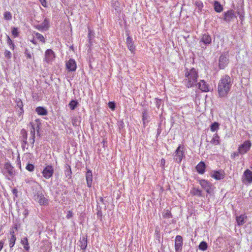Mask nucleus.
Segmentation results:
<instances>
[{
	"label": "nucleus",
	"mask_w": 252,
	"mask_h": 252,
	"mask_svg": "<svg viewBox=\"0 0 252 252\" xmlns=\"http://www.w3.org/2000/svg\"><path fill=\"white\" fill-rule=\"evenodd\" d=\"M233 81L230 77L225 75L221 77L218 86V92L220 97L226 96L231 90Z\"/></svg>",
	"instance_id": "1"
},
{
	"label": "nucleus",
	"mask_w": 252,
	"mask_h": 252,
	"mask_svg": "<svg viewBox=\"0 0 252 252\" xmlns=\"http://www.w3.org/2000/svg\"><path fill=\"white\" fill-rule=\"evenodd\" d=\"M184 74L185 79L184 81L187 87L191 88L196 86L198 75L195 68H186L184 71Z\"/></svg>",
	"instance_id": "2"
},
{
	"label": "nucleus",
	"mask_w": 252,
	"mask_h": 252,
	"mask_svg": "<svg viewBox=\"0 0 252 252\" xmlns=\"http://www.w3.org/2000/svg\"><path fill=\"white\" fill-rule=\"evenodd\" d=\"M26 181L36 189V190L33 192L34 194L33 199L39 203L40 205H47L48 204V200L45 198L44 194L42 193L40 186L36 182L32 180Z\"/></svg>",
	"instance_id": "3"
},
{
	"label": "nucleus",
	"mask_w": 252,
	"mask_h": 252,
	"mask_svg": "<svg viewBox=\"0 0 252 252\" xmlns=\"http://www.w3.org/2000/svg\"><path fill=\"white\" fill-rule=\"evenodd\" d=\"M212 38L208 33H204L201 36L199 42V46L202 50H205L206 47L211 44Z\"/></svg>",
	"instance_id": "4"
},
{
	"label": "nucleus",
	"mask_w": 252,
	"mask_h": 252,
	"mask_svg": "<svg viewBox=\"0 0 252 252\" xmlns=\"http://www.w3.org/2000/svg\"><path fill=\"white\" fill-rule=\"evenodd\" d=\"M2 172L8 180H10L11 178L13 177L15 172L13 167L8 162L5 163Z\"/></svg>",
	"instance_id": "5"
},
{
	"label": "nucleus",
	"mask_w": 252,
	"mask_h": 252,
	"mask_svg": "<svg viewBox=\"0 0 252 252\" xmlns=\"http://www.w3.org/2000/svg\"><path fill=\"white\" fill-rule=\"evenodd\" d=\"M36 126L35 127L34 125L32 123H31L32 125V128L31 129V137L29 139V143L33 146L34 143V138H35V131L36 130L37 131L39 129V124L38 120H36Z\"/></svg>",
	"instance_id": "6"
},
{
	"label": "nucleus",
	"mask_w": 252,
	"mask_h": 252,
	"mask_svg": "<svg viewBox=\"0 0 252 252\" xmlns=\"http://www.w3.org/2000/svg\"><path fill=\"white\" fill-rule=\"evenodd\" d=\"M252 143L250 140L245 141L242 144L239 146L238 151L240 155L247 153L250 149Z\"/></svg>",
	"instance_id": "7"
},
{
	"label": "nucleus",
	"mask_w": 252,
	"mask_h": 252,
	"mask_svg": "<svg viewBox=\"0 0 252 252\" xmlns=\"http://www.w3.org/2000/svg\"><path fill=\"white\" fill-rule=\"evenodd\" d=\"M183 149V147L179 146L175 151L174 159L175 161L179 163H181L183 157L185 156Z\"/></svg>",
	"instance_id": "8"
},
{
	"label": "nucleus",
	"mask_w": 252,
	"mask_h": 252,
	"mask_svg": "<svg viewBox=\"0 0 252 252\" xmlns=\"http://www.w3.org/2000/svg\"><path fill=\"white\" fill-rule=\"evenodd\" d=\"M228 63V55L227 53L222 54L219 58V67L220 69H224Z\"/></svg>",
	"instance_id": "9"
},
{
	"label": "nucleus",
	"mask_w": 252,
	"mask_h": 252,
	"mask_svg": "<svg viewBox=\"0 0 252 252\" xmlns=\"http://www.w3.org/2000/svg\"><path fill=\"white\" fill-rule=\"evenodd\" d=\"M54 171V167L52 166L47 165L43 170L42 175L45 179H48L52 177Z\"/></svg>",
	"instance_id": "10"
},
{
	"label": "nucleus",
	"mask_w": 252,
	"mask_h": 252,
	"mask_svg": "<svg viewBox=\"0 0 252 252\" xmlns=\"http://www.w3.org/2000/svg\"><path fill=\"white\" fill-rule=\"evenodd\" d=\"M65 66L68 71H74L77 67L76 62L72 59H70L66 62Z\"/></svg>",
	"instance_id": "11"
},
{
	"label": "nucleus",
	"mask_w": 252,
	"mask_h": 252,
	"mask_svg": "<svg viewBox=\"0 0 252 252\" xmlns=\"http://www.w3.org/2000/svg\"><path fill=\"white\" fill-rule=\"evenodd\" d=\"M55 57L54 52L51 49H47L45 53L44 61L47 63H49L53 60Z\"/></svg>",
	"instance_id": "12"
},
{
	"label": "nucleus",
	"mask_w": 252,
	"mask_h": 252,
	"mask_svg": "<svg viewBox=\"0 0 252 252\" xmlns=\"http://www.w3.org/2000/svg\"><path fill=\"white\" fill-rule=\"evenodd\" d=\"M199 184L208 193H210L212 184L209 182L205 180H201L199 181Z\"/></svg>",
	"instance_id": "13"
},
{
	"label": "nucleus",
	"mask_w": 252,
	"mask_h": 252,
	"mask_svg": "<svg viewBox=\"0 0 252 252\" xmlns=\"http://www.w3.org/2000/svg\"><path fill=\"white\" fill-rule=\"evenodd\" d=\"M49 27V21L47 19H45L43 22L36 26V29L39 31H46Z\"/></svg>",
	"instance_id": "14"
},
{
	"label": "nucleus",
	"mask_w": 252,
	"mask_h": 252,
	"mask_svg": "<svg viewBox=\"0 0 252 252\" xmlns=\"http://www.w3.org/2000/svg\"><path fill=\"white\" fill-rule=\"evenodd\" d=\"M198 88L202 92H207L209 91V86L203 80H200L198 83L196 84Z\"/></svg>",
	"instance_id": "15"
},
{
	"label": "nucleus",
	"mask_w": 252,
	"mask_h": 252,
	"mask_svg": "<svg viewBox=\"0 0 252 252\" xmlns=\"http://www.w3.org/2000/svg\"><path fill=\"white\" fill-rule=\"evenodd\" d=\"M86 179L87 187L91 188L92 185L93 175L91 170L88 169L86 173Z\"/></svg>",
	"instance_id": "16"
},
{
	"label": "nucleus",
	"mask_w": 252,
	"mask_h": 252,
	"mask_svg": "<svg viewBox=\"0 0 252 252\" xmlns=\"http://www.w3.org/2000/svg\"><path fill=\"white\" fill-rule=\"evenodd\" d=\"M183 245V238L182 236L177 235L175 238V248L176 251L180 250Z\"/></svg>",
	"instance_id": "17"
},
{
	"label": "nucleus",
	"mask_w": 252,
	"mask_h": 252,
	"mask_svg": "<svg viewBox=\"0 0 252 252\" xmlns=\"http://www.w3.org/2000/svg\"><path fill=\"white\" fill-rule=\"evenodd\" d=\"M224 175V172L223 170H219L214 171L212 177L216 180H219L223 179Z\"/></svg>",
	"instance_id": "18"
},
{
	"label": "nucleus",
	"mask_w": 252,
	"mask_h": 252,
	"mask_svg": "<svg viewBox=\"0 0 252 252\" xmlns=\"http://www.w3.org/2000/svg\"><path fill=\"white\" fill-rule=\"evenodd\" d=\"M244 179L243 182H245V180L249 183L252 182V172L249 169H247L244 173Z\"/></svg>",
	"instance_id": "19"
},
{
	"label": "nucleus",
	"mask_w": 252,
	"mask_h": 252,
	"mask_svg": "<svg viewBox=\"0 0 252 252\" xmlns=\"http://www.w3.org/2000/svg\"><path fill=\"white\" fill-rule=\"evenodd\" d=\"M15 102L16 104V108H19V110H18V114L21 115L24 112V109H23V104L22 100L20 98H16L15 100Z\"/></svg>",
	"instance_id": "20"
},
{
	"label": "nucleus",
	"mask_w": 252,
	"mask_h": 252,
	"mask_svg": "<svg viewBox=\"0 0 252 252\" xmlns=\"http://www.w3.org/2000/svg\"><path fill=\"white\" fill-rule=\"evenodd\" d=\"M235 12L233 10H228L224 13V20L226 22L230 21L234 17Z\"/></svg>",
	"instance_id": "21"
},
{
	"label": "nucleus",
	"mask_w": 252,
	"mask_h": 252,
	"mask_svg": "<svg viewBox=\"0 0 252 252\" xmlns=\"http://www.w3.org/2000/svg\"><path fill=\"white\" fill-rule=\"evenodd\" d=\"M79 246L81 249L85 250L87 246V237L84 236L80 238L79 241Z\"/></svg>",
	"instance_id": "22"
},
{
	"label": "nucleus",
	"mask_w": 252,
	"mask_h": 252,
	"mask_svg": "<svg viewBox=\"0 0 252 252\" xmlns=\"http://www.w3.org/2000/svg\"><path fill=\"white\" fill-rule=\"evenodd\" d=\"M126 44L129 50L131 52H133L135 50V47L133 44L132 39L129 36H128L126 38Z\"/></svg>",
	"instance_id": "23"
},
{
	"label": "nucleus",
	"mask_w": 252,
	"mask_h": 252,
	"mask_svg": "<svg viewBox=\"0 0 252 252\" xmlns=\"http://www.w3.org/2000/svg\"><path fill=\"white\" fill-rule=\"evenodd\" d=\"M197 171L199 174H203L205 172V164L204 162L201 161L196 166Z\"/></svg>",
	"instance_id": "24"
},
{
	"label": "nucleus",
	"mask_w": 252,
	"mask_h": 252,
	"mask_svg": "<svg viewBox=\"0 0 252 252\" xmlns=\"http://www.w3.org/2000/svg\"><path fill=\"white\" fill-rule=\"evenodd\" d=\"M246 216L245 215H241L236 218V221L238 225H242L245 222Z\"/></svg>",
	"instance_id": "25"
},
{
	"label": "nucleus",
	"mask_w": 252,
	"mask_h": 252,
	"mask_svg": "<svg viewBox=\"0 0 252 252\" xmlns=\"http://www.w3.org/2000/svg\"><path fill=\"white\" fill-rule=\"evenodd\" d=\"M210 143L214 145H217L220 144V137L218 134L215 133L210 141Z\"/></svg>",
	"instance_id": "26"
},
{
	"label": "nucleus",
	"mask_w": 252,
	"mask_h": 252,
	"mask_svg": "<svg viewBox=\"0 0 252 252\" xmlns=\"http://www.w3.org/2000/svg\"><path fill=\"white\" fill-rule=\"evenodd\" d=\"M14 233V231L10 232L11 237L9 239V246L10 248L14 246L16 241V237Z\"/></svg>",
	"instance_id": "27"
},
{
	"label": "nucleus",
	"mask_w": 252,
	"mask_h": 252,
	"mask_svg": "<svg viewBox=\"0 0 252 252\" xmlns=\"http://www.w3.org/2000/svg\"><path fill=\"white\" fill-rule=\"evenodd\" d=\"M21 242L22 244L23 245L24 248L26 251H28L30 249V246L29 245L27 238L24 237L23 239H22Z\"/></svg>",
	"instance_id": "28"
},
{
	"label": "nucleus",
	"mask_w": 252,
	"mask_h": 252,
	"mask_svg": "<svg viewBox=\"0 0 252 252\" xmlns=\"http://www.w3.org/2000/svg\"><path fill=\"white\" fill-rule=\"evenodd\" d=\"M214 9L217 12H220L222 11L223 8L220 3L217 1L214 2Z\"/></svg>",
	"instance_id": "29"
},
{
	"label": "nucleus",
	"mask_w": 252,
	"mask_h": 252,
	"mask_svg": "<svg viewBox=\"0 0 252 252\" xmlns=\"http://www.w3.org/2000/svg\"><path fill=\"white\" fill-rule=\"evenodd\" d=\"M35 111L40 115H46L47 113V110L42 107H37Z\"/></svg>",
	"instance_id": "30"
},
{
	"label": "nucleus",
	"mask_w": 252,
	"mask_h": 252,
	"mask_svg": "<svg viewBox=\"0 0 252 252\" xmlns=\"http://www.w3.org/2000/svg\"><path fill=\"white\" fill-rule=\"evenodd\" d=\"M6 41L10 49L13 50L15 47V45L13 42L12 40L10 39L9 36L6 34Z\"/></svg>",
	"instance_id": "31"
},
{
	"label": "nucleus",
	"mask_w": 252,
	"mask_h": 252,
	"mask_svg": "<svg viewBox=\"0 0 252 252\" xmlns=\"http://www.w3.org/2000/svg\"><path fill=\"white\" fill-rule=\"evenodd\" d=\"M78 102H77V100H72L68 104L69 108L71 110H74L76 108V107L78 106Z\"/></svg>",
	"instance_id": "32"
},
{
	"label": "nucleus",
	"mask_w": 252,
	"mask_h": 252,
	"mask_svg": "<svg viewBox=\"0 0 252 252\" xmlns=\"http://www.w3.org/2000/svg\"><path fill=\"white\" fill-rule=\"evenodd\" d=\"M33 36L38 39L42 43H45V39L44 36L38 32H34Z\"/></svg>",
	"instance_id": "33"
},
{
	"label": "nucleus",
	"mask_w": 252,
	"mask_h": 252,
	"mask_svg": "<svg viewBox=\"0 0 252 252\" xmlns=\"http://www.w3.org/2000/svg\"><path fill=\"white\" fill-rule=\"evenodd\" d=\"M21 134H22V141L25 145L27 144V131L23 129L21 130Z\"/></svg>",
	"instance_id": "34"
},
{
	"label": "nucleus",
	"mask_w": 252,
	"mask_h": 252,
	"mask_svg": "<svg viewBox=\"0 0 252 252\" xmlns=\"http://www.w3.org/2000/svg\"><path fill=\"white\" fill-rule=\"evenodd\" d=\"M3 18L5 20L9 21L12 19V14L9 11H5L3 14Z\"/></svg>",
	"instance_id": "35"
},
{
	"label": "nucleus",
	"mask_w": 252,
	"mask_h": 252,
	"mask_svg": "<svg viewBox=\"0 0 252 252\" xmlns=\"http://www.w3.org/2000/svg\"><path fill=\"white\" fill-rule=\"evenodd\" d=\"M191 193L194 195H197L198 196H202L201 191V190L194 188L191 190Z\"/></svg>",
	"instance_id": "36"
},
{
	"label": "nucleus",
	"mask_w": 252,
	"mask_h": 252,
	"mask_svg": "<svg viewBox=\"0 0 252 252\" xmlns=\"http://www.w3.org/2000/svg\"><path fill=\"white\" fill-rule=\"evenodd\" d=\"M219 124L217 122H214L210 126L211 130L213 132L219 129Z\"/></svg>",
	"instance_id": "37"
},
{
	"label": "nucleus",
	"mask_w": 252,
	"mask_h": 252,
	"mask_svg": "<svg viewBox=\"0 0 252 252\" xmlns=\"http://www.w3.org/2000/svg\"><path fill=\"white\" fill-rule=\"evenodd\" d=\"M199 249L200 250H202V251H205L207 250V247H208V245H207V244L206 242H204V241H202L199 245Z\"/></svg>",
	"instance_id": "38"
},
{
	"label": "nucleus",
	"mask_w": 252,
	"mask_h": 252,
	"mask_svg": "<svg viewBox=\"0 0 252 252\" xmlns=\"http://www.w3.org/2000/svg\"><path fill=\"white\" fill-rule=\"evenodd\" d=\"M11 33L14 38L19 36V32L17 28L13 27L11 30Z\"/></svg>",
	"instance_id": "39"
},
{
	"label": "nucleus",
	"mask_w": 252,
	"mask_h": 252,
	"mask_svg": "<svg viewBox=\"0 0 252 252\" xmlns=\"http://www.w3.org/2000/svg\"><path fill=\"white\" fill-rule=\"evenodd\" d=\"M163 217L165 218H172V215L170 212L166 210L163 213Z\"/></svg>",
	"instance_id": "40"
},
{
	"label": "nucleus",
	"mask_w": 252,
	"mask_h": 252,
	"mask_svg": "<svg viewBox=\"0 0 252 252\" xmlns=\"http://www.w3.org/2000/svg\"><path fill=\"white\" fill-rule=\"evenodd\" d=\"M24 53L27 59H31L32 58V53H31L28 49L26 48L25 49Z\"/></svg>",
	"instance_id": "41"
},
{
	"label": "nucleus",
	"mask_w": 252,
	"mask_h": 252,
	"mask_svg": "<svg viewBox=\"0 0 252 252\" xmlns=\"http://www.w3.org/2000/svg\"><path fill=\"white\" fill-rule=\"evenodd\" d=\"M26 169L30 172H32L34 169V166L32 164L28 163L26 167Z\"/></svg>",
	"instance_id": "42"
},
{
	"label": "nucleus",
	"mask_w": 252,
	"mask_h": 252,
	"mask_svg": "<svg viewBox=\"0 0 252 252\" xmlns=\"http://www.w3.org/2000/svg\"><path fill=\"white\" fill-rule=\"evenodd\" d=\"M195 4L198 8V9L200 11H201L203 6V3L202 2V1H200V0L196 1L195 2Z\"/></svg>",
	"instance_id": "43"
},
{
	"label": "nucleus",
	"mask_w": 252,
	"mask_h": 252,
	"mask_svg": "<svg viewBox=\"0 0 252 252\" xmlns=\"http://www.w3.org/2000/svg\"><path fill=\"white\" fill-rule=\"evenodd\" d=\"M11 53L9 51L7 50H5L4 55L5 58L10 59L11 58Z\"/></svg>",
	"instance_id": "44"
},
{
	"label": "nucleus",
	"mask_w": 252,
	"mask_h": 252,
	"mask_svg": "<svg viewBox=\"0 0 252 252\" xmlns=\"http://www.w3.org/2000/svg\"><path fill=\"white\" fill-rule=\"evenodd\" d=\"M108 106L112 110H114L115 108V104L113 102H109L108 103Z\"/></svg>",
	"instance_id": "45"
},
{
	"label": "nucleus",
	"mask_w": 252,
	"mask_h": 252,
	"mask_svg": "<svg viewBox=\"0 0 252 252\" xmlns=\"http://www.w3.org/2000/svg\"><path fill=\"white\" fill-rule=\"evenodd\" d=\"M39 1L40 2L41 4H42V5L43 7H47L46 0H39Z\"/></svg>",
	"instance_id": "46"
},
{
	"label": "nucleus",
	"mask_w": 252,
	"mask_h": 252,
	"mask_svg": "<svg viewBox=\"0 0 252 252\" xmlns=\"http://www.w3.org/2000/svg\"><path fill=\"white\" fill-rule=\"evenodd\" d=\"M147 117H148V116H147V114L145 112H143V116H142V119H143L144 124H145V121L147 120Z\"/></svg>",
	"instance_id": "47"
},
{
	"label": "nucleus",
	"mask_w": 252,
	"mask_h": 252,
	"mask_svg": "<svg viewBox=\"0 0 252 252\" xmlns=\"http://www.w3.org/2000/svg\"><path fill=\"white\" fill-rule=\"evenodd\" d=\"M72 216H73V214H72V212L70 211H68L67 212V215H66V218L67 219H69L71 217H72Z\"/></svg>",
	"instance_id": "48"
},
{
	"label": "nucleus",
	"mask_w": 252,
	"mask_h": 252,
	"mask_svg": "<svg viewBox=\"0 0 252 252\" xmlns=\"http://www.w3.org/2000/svg\"><path fill=\"white\" fill-rule=\"evenodd\" d=\"M239 154L240 153H239V151L238 152H234L233 154H231V157L234 158L236 157H238Z\"/></svg>",
	"instance_id": "49"
},
{
	"label": "nucleus",
	"mask_w": 252,
	"mask_h": 252,
	"mask_svg": "<svg viewBox=\"0 0 252 252\" xmlns=\"http://www.w3.org/2000/svg\"><path fill=\"white\" fill-rule=\"evenodd\" d=\"M119 3L118 1H115L114 3H113V7L115 8V10H118V5H119Z\"/></svg>",
	"instance_id": "50"
},
{
	"label": "nucleus",
	"mask_w": 252,
	"mask_h": 252,
	"mask_svg": "<svg viewBox=\"0 0 252 252\" xmlns=\"http://www.w3.org/2000/svg\"><path fill=\"white\" fill-rule=\"evenodd\" d=\"M76 122L77 120L76 119H73L72 121V124L73 126H76L77 125Z\"/></svg>",
	"instance_id": "51"
},
{
	"label": "nucleus",
	"mask_w": 252,
	"mask_h": 252,
	"mask_svg": "<svg viewBox=\"0 0 252 252\" xmlns=\"http://www.w3.org/2000/svg\"><path fill=\"white\" fill-rule=\"evenodd\" d=\"M238 14L239 15V18L241 19H243L244 18V15L243 13H241V12H238Z\"/></svg>",
	"instance_id": "52"
},
{
	"label": "nucleus",
	"mask_w": 252,
	"mask_h": 252,
	"mask_svg": "<svg viewBox=\"0 0 252 252\" xmlns=\"http://www.w3.org/2000/svg\"><path fill=\"white\" fill-rule=\"evenodd\" d=\"M3 244L4 243L2 241H0V251L2 250L3 248Z\"/></svg>",
	"instance_id": "53"
},
{
	"label": "nucleus",
	"mask_w": 252,
	"mask_h": 252,
	"mask_svg": "<svg viewBox=\"0 0 252 252\" xmlns=\"http://www.w3.org/2000/svg\"><path fill=\"white\" fill-rule=\"evenodd\" d=\"M29 214V212H28V211L27 210H25L24 212V215H25V217H27V216Z\"/></svg>",
	"instance_id": "54"
},
{
	"label": "nucleus",
	"mask_w": 252,
	"mask_h": 252,
	"mask_svg": "<svg viewBox=\"0 0 252 252\" xmlns=\"http://www.w3.org/2000/svg\"><path fill=\"white\" fill-rule=\"evenodd\" d=\"M67 174L68 175H70L71 174V168L69 167V169L68 171H67Z\"/></svg>",
	"instance_id": "55"
},
{
	"label": "nucleus",
	"mask_w": 252,
	"mask_h": 252,
	"mask_svg": "<svg viewBox=\"0 0 252 252\" xmlns=\"http://www.w3.org/2000/svg\"><path fill=\"white\" fill-rule=\"evenodd\" d=\"M249 195L251 197H252V189L250 190L249 192Z\"/></svg>",
	"instance_id": "56"
},
{
	"label": "nucleus",
	"mask_w": 252,
	"mask_h": 252,
	"mask_svg": "<svg viewBox=\"0 0 252 252\" xmlns=\"http://www.w3.org/2000/svg\"><path fill=\"white\" fill-rule=\"evenodd\" d=\"M89 37H91V31L90 30H89Z\"/></svg>",
	"instance_id": "57"
},
{
	"label": "nucleus",
	"mask_w": 252,
	"mask_h": 252,
	"mask_svg": "<svg viewBox=\"0 0 252 252\" xmlns=\"http://www.w3.org/2000/svg\"><path fill=\"white\" fill-rule=\"evenodd\" d=\"M100 201L101 202H103V198L101 197V198H100Z\"/></svg>",
	"instance_id": "58"
},
{
	"label": "nucleus",
	"mask_w": 252,
	"mask_h": 252,
	"mask_svg": "<svg viewBox=\"0 0 252 252\" xmlns=\"http://www.w3.org/2000/svg\"><path fill=\"white\" fill-rule=\"evenodd\" d=\"M32 42L34 44H36L34 40H32Z\"/></svg>",
	"instance_id": "59"
}]
</instances>
